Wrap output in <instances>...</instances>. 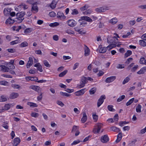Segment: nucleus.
Instances as JSON below:
<instances>
[{
    "mask_svg": "<svg viewBox=\"0 0 146 146\" xmlns=\"http://www.w3.org/2000/svg\"><path fill=\"white\" fill-rule=\"evenodd\" d=\"M85 20L86 21H88L89 22H92V19L90 18L89 17L87 16H83L81 17L80 19H79V21H81V20Z\"/></svg>",
    "mask_w": 146,
    "mask_h": 146,
    "instance_id": "f3484780",
    "label": "nucleus"
},
{
    "mask_svg": "<svg viewBox=\"0 0 146 146\" xmlns=\"http://www.w3.org/2000/svg\"><path fill=\"white\" fill-rule=\"evenodd\" d=\"M130 79L129 78L127 77L124 80L122 83L123 84H125L129 81Z\"/></svg>",
    "mask_w": 146,
    "mask_h": 146,
    "instance_id": "4d7b16f0",
    "label": "nucleus"
},
{
    "mask_svg": "<svg viewBox=\"0 0 146 146\" xmlns=\"http://www.w3.org/2000/svg\"><path fill=\"white\" fill-rule=\"evenodd\" d=\"M111 130L115 132H119L120 130L119 128H117L115 126H113L111 127Z\"/></svg>",
    "mask_w": 146,
    "mask_h": 146,
    "instance_id": "79ce46f5",
    "label": "nucleus"
},
{
    "mask_svg": "<svg viewBox=\"0 0 146 146\" xmlns=\"http://www.w3.org/2000/svg\"><path fill=\"white\" fill-rule=\"evenodd\" d=\"M92 117L93 119L95 121H97L98 119V115H96L95 113H93Z\"/></svg>",
    "mask_w": 146,
    "mask_h": 146,
    "instance_id": "864d4df0",
    "label": "nucleus"
},
{
    "mask_svg": "<svg viewBox=\"0 0 146 146\" xmlns=\"http://www.w3.org/2000/svg\"><path fill=\"white\" fill-rule=\"evenodd\" d=\"M141 106L139 104H138L136 108V112L138 113H141Z\"/></svg>",
    "mask_w": 146,
    "mask_h": 146,
    "instance_id": "c756f323",
    "label": "nucleus"
},
{
    "mask_svg": "<svg viewBox=\"0 0 146 146\" xmlns=\"http://www.w3.org/2000/svg\"><path fill=\"white\" fill-rule=\"evenodd\" d=\"M3 12L5 15H7L10 12V10L8 9L5 8L4 9Z\"/></svg>",
    "mask_w": 146,
    "mask_h": 146,
    "instance_id": "5fc2aeb1",
    "label": "nucleus"
},
{
    "mask_svg": "<svg viewBox=\"0 0 146 146\" xmlns=\"http://www.w3.org/2000/svg\"><path fill=\"white\" fill-rule=\"evenodd\" d=\"M5 64L7 65V67L9 69H9L13 70L15 68V66L13 64L5 63Z\"/></svg>",
    "mask_w": 146,
    "mask_h": 146,
    "instance_id": "bb28decb",
    "label": "nucleus"
},
{
    "mask_svg": "<svg viewBox=\"0 0 146 146\" xmlns=\"http://www.w3.org/2000/svg\"><path fill=\"white\" fill-rule=\"evenodd\" d=\"M25 79L26 80L28 81L31 80V81H33L34 80V77H30V76H27L25 77Z\"/></svg>",
    "mask_w": 146,
    "mask_h": 146,
    "instance_id": "6e6d98bb",
    "label": "nucleus"
},
{
    "mask_svg": "<svg viewBox=\"0 0 146 146\" xmlns=\"http://www.w3.org/2000/svg\"><path fill=\"white\" fill-rule=\"evenodd\" d=\"M29 88L36 92H38V93L39 92L38 91L40 89V87L39 86L35 85H32L29 87Z\"/></svg>",
    "mask_w": 146,
    "mask_h": 146,
    "instance_id": "2eb2a0df",
    "label": "nucleus"
},
{
    "mask_svg": "<svg viewBox=\"0 0 146 146\" xmlns=\"http://www.w3.org/2000/svg\"><path fill=\"white\" fill-rule=\"evenodd\" d=\"M138 7L142 9H146V4L143 5H139Z\"/></svg>",
    "mask_w": 146,
    "mask_h": 146,
    "instance_id": "774afa93",
    "label": "nucleus"
},
{
    "mask_svg": "<svg viewBox=\"0 0 146 146\" xmlns=\"http://www.w3.org/2000/svg\"><path fill=\"white\" fill-rule=\"evenodd\" d=\"M57 17L58 18L60 19H64L65 18V17L64 16L63 13L61 11L58 12L57 14Z\"/></svg>",
    "mask_w": 146,
    "mask_h": 146,
    "instance_id": "5701e85b",
    "label": "nucleus"
},
{
    "mask_svg": "<svg viewBox=\"0 0 146 146\" xmlns=\"http://www.w3.org/2000/svg\"><path fill=\"white\" fill-rule=\"evenodd\" d=\"M96 90V88L95 87L92 88L89 91L90 94H93L95 93Z\"/></svg>",
    "mask_w": 146,
    "mask_h": 146,
    "instance_id": "4c0bfd02",
    "label": "nucleus"
},
{
    "mask_svg": "<svg viewBox=\"0 0 146 146\" xmlns=\"http://www.w3.org/2000/svg\"><path fill=\"white\" fill-rule=\"evenodd\" d=\"M103 124L100 123H97L94 126L92 132L94 133H99L101 128L103 127Z\"/></svg>",
    "mask_w": 146,
    "mask_h": 146,
    "instance_id": "f257e3e1",
    "label": "nucleus"
},
{
    "mask_svg": "<svg viewBox=\"0 0 146 146\" xmlns=\"http://www.w3.org/2000/svg\"><path fill=\"white\" fill-rule=\"evenodd\" d=\"M31 11L34 13L38 12V8L36 4H34L32 5Z\"/></svg>",
    "mask_w": 146,
    "mask_h": 146,
    "instance_id": "4468645a",
    "label": "nucleus"
},
{
    "mask_svg": "<svg viewBox=\"0 0 146 146\" xmlns=\"http://www.w3.org/2000/svg\"><path fill=\"white\" fill-rule=\"evenodd\" d=\"M34 66L37 67V70L40 72H42L43 70L42 69V66L39 63H38L34 65Z\"/></svg>",
    "mask_w": 146,
    "mask_h": 146,
    "instance_id": "aec40b11",
    "label": "nucleus"
},
{
    "mask_svg": "<svg viewBox=\"0 0 146 146\" xmlns=\"http://www.w3.org/2000/svg\"><path fill=\"white\" fill-rule=\"evenodd\" d=\"M92 12V11L91 9H88L83 12V13L86 15H88L91 13Z\"/></svg>",
    "mask_w": 146,
    "mask_h": 146,
    "instance_id": "e2e57ef3",
    "label": "nucleus"
},
{
    "mask_svg": "<svg viewBox=\"0 0 146 146\" xmlns=\"http://www.w3.org/2000/svg\"><path fill=\"white\" fill-rule=\"evenodd\" d=\"M134 98H133L129 100L126 103V105L128 106L130 105L134 101Z\"/></svg>",
    "mask_w": 146,
    "mask_h": 146,
    "instance_id": "c9c22d12",
    "label": "nucleus"
},
{
    "mask_svg": "<svg viewBox=\"0 0 146 146\" xmlns=\"http://www.w3.org/2000/svg\"><path fill=\"white\" fill-rule=\"evenodd\" d=\"M84 50L85 52L84 56H86L89 55L90 54V50L89 48L86 45H84Z\"/></svg>",
    "mask_w": 146,
    "mask_h": 146,
    "instance_id": "9d476101",
    "label": "nucleus"
},
{
    "mask_svg": "<svg viewBox=\"0 0 146 146\" xmlns=\"http://www.w3.org/2000/svg\"><path fill=\"white\" fill-rule=\"evenodd\" d=\"M87 82V78L85 77H82L80 80V84H78L77 85L78 88H80L83 87Z\"/></svg>",
    "mask_w": 146,
    "mask_h": 146,
    "instance_id": "7ed1b4c3",
    "label": "nucleus"
},
{
    "mask_svg": "<svg viewBox=\"0 0 146 146\" xmlns=\"http://www.w3.org/2000/svg\"><path fill=\"white\" fill-rule=\"evenodd\" d=\"M117 19L116 18H114L110 20V22L112 24H114L117 23Z\"/></svg>",
    "mask_w": 146,
    "mask_h": 146,
    "instance_id": "473e14b6",
    "label": "nucleus"
},
{
    "mask_svg": "<svg viewBox=\"0 0 146 146\" xmlns=\"http://www.w3.org/2000/svg\"><path fill=\"white\" fill-rule=\"evenodd\" d=\"M96 11L98 12H103L106 10V8L104 7H101L96 9Z\"/></svg>",
    "mask_w": 146,
    "mask_h": 146,
    "instance_id": "cd10ccee",
    "label": "nucleus"
},
{
    "mask_svg": "<svg viewBox=\"0 0 146 146\" xmlns=\"http://www.w3.org/2000/svg\"><path fill=\"white\" fill-rule=\"evenodd\" d=\"M101 141L103 143H106L109 140V138L108 135H107L102 136L101 138Z\"/></svg>",
    "mask_w": 146,
    "mask_h": 146,
    "instance_id": "39448f33",
    "label": "nucleus"
},
{
    "mask_svg": "<svg viewBox=\"0 0 146 146\" xmlns=\"http://www.w3.org/2000/svg\"><path fill=\"white\" fill-rule=\"evenodd\" d=\"M24 19V18H22L18 17L15 19V21L19 23H20L22 22Z\"/></svg>",
    "mask_w": 146,
    "mask_h": 146,
    "instance_id": "8fccbe9b",
    "label": "nucleus"
},
{
    "mask_svg": "<svg viewBox=\"0 0 146 146\" xmlns=\"http://www.w3.org/2000/svg\"><path fill=\"white\" fill-rule=\"evenodd\" d=\"M0 70L4 72H7L9 71V69L7 67L3 65L0 66Z\"/></svg>",
    "mask_w": 146,
    "mask_h": 146,
    "instance_id": "dca6fc26",
    "label": "nucleus"
},
{
    "mask_svg": "<svg viewBox=\"0 0 146 146\" xmlns=\"http://www.w3.org/2000/svg\"><path fill=\"white\" fill-rule=\"evenodd\" d=\"M27 104L31 107H36L38 106V105L36 103L31 102H28Z\"/></svg>",
    "mask_w": 146,
    "mask_h": 146,
    "instance_id": "72a5a7b5",
    "label": "nucleus"
},
{
    "mask_svg": "<svg viewBox=\"0 0 146 146\" xmlns=\"http://www.w3.org/2000/svg\"><path fill=\"white\" fill-rule=\"evenodd\" d=\"M106 99V96L105 95H102L101 96L100 98L98 100L97 102V106L99 107L103 103L104 100Z\"/></svg>",
    "mask_w": 146,
    "mask_h": 146,
    "instance_id": "20e7f679",
    "label": "nucleus"
},
{
    "mask_svg": "<svg viewBox=\"0 0 146 146\" xmlns=\"http://www.w3.org/2000/svg\"><path fill=\"white\" fill-rule=\"evenodd\" d=\"M60 94L62 96H64L66 97L69 96L70 95L66 92H60Z\"/></svg>",
    "mask_w": 146,
    "mask_h": 146,
    "instance_id": "680f3d73",
    "label": "nucleus"
},
{
    "mask_svg": "<svg viewBox=\"0 0 146 146\" xmlns=\"http://www.w3.org/2000/svg\"><path fill=\"white\" fill-rule=\"evenodd\" d=\"M32 31V29L31 28H28L25 29L24 31V32L25 34H28L31 33Z\"/></svg>",
    "mask_w": 146,
    "mask_h": 146,
    "instance_id": "49530a36",
    "label": "nucleus"
},
{
    "mask_svg": "<svg viewBox=\"0 0 146 146\" xmlns=\"http://www.w3.org/2000/svg\"><path fill=\"white\" fill-rule=\"evenodd\" d=\"M87 119V117L85 112H84L83 114V116L81 119V121L82 123H85Z\"/></svg>",
    "mask_w": 146,
    "mask_h": 146,
    "instance_id": "412c9836",
    "label": "nucleus"
},
{
    "mask_svg": "<svg viewBox=\"0 0 146 146\" xmlns=\"http://www.w3.org/2000/svg\"><path fill=\"white\" fill-rule=\"evenodd\" d=\"M139 43L141 46L145 47L146 46V42L143 40H139Z\"/></svg>",
    "mask_w": 146,
    "mask_h": 146,
    "instance_id": "2f4dec72",
    "label": "nucleus"
},
{
    "mask_svg": "<svg viewBox=\"0 0 146 146\" xmlns=\"http://www.w3.org/2000/svg\"><path fill=\"white\" fill-rule=\"evenodd\" d=\"M132 53V51L131 50H128L125 54V58H127L130 56L131 54Z\"/></svg>",
    "mask_w": 146,
    "mask_h": 146,
    "instance_id": "f704fd0d",
    "label": "nucleus"
},
{
    "mask_svg": "<svg viewBox=\"0 0 146 146\" xmlns=\"http://www.w3.org/2000/svg\"><path fill=\"white\" fill-rule=\"evenodd\" d=\"M16 38H17L18 39L13 41L12 42H11L10 43V45H13L19 43L21 42V41L19 40V37H17Z\"/></svg>",
    "mask_w": 146,
    "mask_h": 146,
    "instance_id": "a878e982",
    "label": "nucleus"
},
{
    "mask_svg": "<svg viewBox=\"0 0 146 146\" xmlns=\"http://www.w3.org/2000/svg\"><path fill=\"white\" fill-rule=\"evenodd\" d=\"M59 25L58 23L57 22H54L50 23L49 26L50 27H55Z\"/></svg>",
    "mask_w": 146,
    "mask_h": 146,
    "instance_id": "37998d69",
    "label": "nucleus"
},
{
    "mask_svg": "<svg viewBox=\"0 0 146 146\" xmlns=\"http://www.w3.org/2000/svg\"><path fill=\"white\" fill-rule=\"evenodd\" d=\"M49 15L51 17H54L56 16V13L53 11H52L49 13Z\"/></svg>",
    "mask_w": 146,
    "mask_h": 146,
    "instance_id": "bf43d9fd",
    "label": "nucleus"
},
{
    "mask_svg": "<svg viewBox=\"0 0 146 146\" xmlns=\"http://www.w3.org/2000/svg\"><path fill=\"white\" fill-rule=\"evenodd\" d=\"M19 96V94L17 93L13 92L10 96V98L11 99H14L17 98Z\"/></svg>",
    "mask_w": 146,
    "mask_h": 146,
    "instance_id": "a211bd4d",
    "label": "nucleus"
},
{
    "mask_svg": "<svg viewBox=\"0 0 146 146\" xmlns=\"http://www.w3.org/2000/svg\"><path fill=\"white\" fill-rule=\"evenodd\" d=\"M33 58L32 57H30L29 58V60L26 66L27 68H29L33 64Z\"/></svg>",
    "mask_w": 146,
    "mask_h": 146,
    "instance_id": "ddd939ff",
    "label": "nucleus"
},
{
    "mask_svg": "<svg viewBox=\"0 0 146 146\" xmlns=\"http://www.w3.org/2000/svg\"><path fill=\"white\" fill-rule=\"evenodd\" d=\"M125 65L124 64H119L116 66L117 68L119 69H121L124 68Z\"/></svg>",
    "mask_w": 146,
    "mask_h": 146,
    "instance_id": "09e8293b",
    "label": "nucleus"
},
{
    "mask_svg": "<svg viewBox=\"0 0 146 146\" xmlns=\"http://www.w3.org/2000/svg\"><path fill=\"white\" fill-rule=\"evenodd\" d=\"M98 48L99 49V52L100 53H103L106 52L107 50V47H102L101 45L99 46Z\"/></svg>",
    "mask_w": 146,
    "mask_h": 146,
    "instance_id": "0eeeda50",
    "label": "nucleus"
},
{
    "mask_svg": "<svg viewBox=\"0 0 146 146\" xmlns=\"http://www.w3.org/2000/svg\"><path fill=\"white\" fill-rule=\"evenodd\" d=\"M81 20V21H80L79 20V21L80 23V25L81 26V27H84L85 26V25L86 24V21L85 20H82V19Z\"/></svg>",
    "mask_w": 146,
    "mask_h": 146,
    "instance_id": "58836bf2",
    "label": "nucleus"
},
{
    "mask_svg": "<svg viewBox=\"0 0 146 146\" xmlns=\"http://www.w3.org/2000/svg\"><path fill=\"white\" fill-rule=\"evenodd\" d=\"M31 116L33 117H36L38 116V114L36 112H33L31 114Z\"/></svg>",
    "mask_w": 146,
    "mask_h": 146,
    "instance_id": "052dcab7",
    "label": "nucleus"
},
{
    "mask_svg": "<svg viewBox=\"0 0 146 146\" xmlns=\"http://www.w3.org/2000/svg\"><path fill=\"white\" fill-rule=\"evenodd\" d=\"M138 68V66L137 65H134V63H132L129 65L127 69L128 70H131V71L132 72H134L136 71Z\"/></svg>",
    "mask_w": 146,
    "mask_h": 146,
    "instance_id": "f03ea898",
    "label": "nucleus"
},
{
    "mask_svg": "<svg viewBox=\"0 0 146 146\" xmlns=\"http://www.w3.org/2000/svg\"><path fill=\"white\" fill-rule=\"evenodd\" d=\"M133 60V58H130L127 59V60L125 62V63L129 64Z\"/></svg>",
    "mask_w": 146,
    "mask_h": 146,
    "instance_id": "0e129e2a",
    "label": "nucleus"
},
{
    "mask_svg": "<svg viewBox=\"0 0 146 146\" xmlns=\"http://www.w3.org/2000/svg\"><path fill=\"white\" fill-rule=\"evenodd\" d=\"M7 100V98L5 96H1L0 101L1 102H4Z\"/></svg>",
    "mask_w": 146,
    "mask_h": 146,
    "instance_id": "c03bdc74",
    "label": "nucleus"
},
{
    "mask_svg": "<svg viewBox=\"0 0 146 146\" xmlns=\"http://www.w3.org/2000/svg\"><path fill=\"white\" fill-rule=\"evenodd\" d=\"M67 22L68 25L72 27H74L76 24V22L73 19L69 20Z\"/></svg>",
    "mask_w": 146,
    "mask_h": 146,
    "instance_id": "423d86ee",
    "label": "nucleus"
},
{
    "mask_svg": "<svg viewBox=\"0 0 146 146\" xmlns=\"http://www.w3.org/2000/svg\"><path fill=\"white\" fill-rule=\"evenodd\" d=\"M15 22L14 20L12 19L11 18L8 19L6 21L5 23L7 25H10L13 23Z\"/></svg>",
    "mask_w": 146,
    "mask_h": 146,
    "instance_id": "4be33fe9",
    "label": "nucleus"
},
{
    "mask_svg": "<svg viewBox=\"0 0 146 146\" xmlns=\"http://www.w3.org/2000/svg\"><path fill=\"white\" fill-rule=\"evenodd\" d=\"M125 97V96L124 95H122L117 99V101L118 102H120L124 99Z\"/></svg>",
    "mask_w": 146,
    "mask_h": 146,
    "instance_id": "de8ad7c7",
    "label": "nucleus"
},
{
    "mask_svg": "<svg viewBox=\"0 0 146 146\" xmlns=\"http://www.w3.org/2000/svg\"><path fill=\"white\" fill-rule=\"evenodd\" d=\"M57 0H53L52 1V3L50 4V7L52 9L55 8L56 7Z\"/></svg>",
    "mask_w": 146,
    "mask_h": 146,
    "instance_id": "6ab92c4d",
    "label": "nucleus"
},
{
    "mask_svg": "<svg viewBox=\"0 0 146 146\" xmlns=\"http://www.w3.org/2000/svg\"><path fill=\"white\" fill-rule=\"evenodd\" d=\"M38 94L39 96L37 97V99L38 100L40 101L42 98V93L41 92H40V93L39 92Z\"/></svg>",
    "mask_w": 146,
    "mask_h": 146,
    "instance_id": "13d9d810",
    "label": "nucleus"
},
{
    "mask_svg": "<svg viewBox=\"0 0 146 146\" xmlns=\"http://www.w3.org/2000/svg\"><path fill=\"white\" fill-rule=\"evenodd\" d=\"M20 139L19 138L17 137L15 138L13 141L14 146H17L20 143Z\"/></svg>",
    "mask_w": 146,
    "mask_h": 146,
    "instance_id": "b1692460",
    "label": "nucleus"
},
{
    "mask_svg": "<svg viewBox=\"0 0 146 146\" xmlns=\"http://www.w3.org/2000/svg\"><path fill=\"white\" fill-rule=\"evenodd\" d=\"M0 85L5 86H7L8 85V82L5 80L0 81Z\"/></svg>",
    "mask_w": 146,
    "mask_h": 146,
    "instance_id": "e433bc0d",
    "label": "nucleus"
},
{
    "mask_svg": "<svg viewBox=\"0 0 146 146\" xmlns=\"http://www.w3.org/2000/svg\"><path fill=\"white\" fill-rule=\"evenodd\" d=\"M113 106L112 105H109L108 106V108L109 111L114 112L115 110L113 108Z\"/></svg>",
    "mask_w": 146,
    "mask_h": 146,
    "instance_id": "a19ab883",
    "label": "nucleus"
},
{
    "mask_svg": "<svg viewBox=\"0 0 146 146\" xmlns=\"http://www.w3.org/2000/svg\"><path fill=\"white\" fill-rule=\"evenodd\" d=\"M25 11H22L20 13H17L16 14V15L17 16H18L19 17L22 18H24L23 17L25 15Z\"/></svg>",
    "mask_w": 146,
    "mask_h": 146,
    "instance_id": "c85d7f7f",
    "label": "nucleus"
},
{
    "mask_svg": "<svg viewBox=\"0 0 146 146\" xmlns=\"http://www.w3.org/2000/svg\"><path fill=\"white\" fill-rule=\"evenodd\" d=\"M17 7L18 9L23 8L24 10H25L28 8L29 6L24 3H21Z\"/></svg>",
    "mask_w": 146,
    "mask_h": 146,
    "instance_id": "6e6552de",
    "label": "nucleus"
},
{
    "mask_svg": "<svg viewBox=\"0 0 146 146\" xmlns=\"http://www.w3.org/2000/svg\"><path fill=\"white\" fill-rule=\"evenodd\" d=\"M21 29V26H14L12 27V29L14 31H16L17 32H19V30Z\"/></svg>",
    "mask_w": 146,
    "mask_h": 146,
    "instance_id": "7c9ffc66",
    "label": "nucleus"
},
{
    "mask_svg": "<svg viewBox=\"0 0 146 146\" xmlns=\"http://www.w3.org/2000/svg\"><path fill=\"white\" fill-rule=\"evenodd\" d=\"M146 72V67H144L141 68L140 70L137 72V73L140 74H144Z\"/></svg>",
    "mask_w": 146,
    "mask_h": 146,
    "instance_id": "393cba45",
    "label": "nucleus"
},
{
    "mask_svg": "<svg viewBox=\"0 0 146 146\" xmlns=\"http://www.w3.org/2000/svg\"><path fill=\"white\" fill-rule=\"evenodd\" d=\"M67 72V70H65L63 72H61L59 75L60 77H62L65 75Z\"/></svg>",
    "mask_w": 146,
    "mask_h": 146,
    "instance_id": "3c124183",
    "label": "nucleus"
},
{
    "mask_svg": "<svg viewBox=\"0 0 146 146\" xmlns=\"http://www.w3.org/2000/svg\"><path fill=\"white\" fill-rule=\"evenodd\" d=\"M7 50L10 53H13L15 52V49L14 48L8 49Z\"/></svg>",
    "mask_w": 146,
    "mask_h": 146,
    "instance_id": "338daca9",
    "label": "nucleus"
},
{
    "mask_svg": "<svg viewBox=\"0 0 146 146\" xmlns=\"http://www.w3.org/2000/svg\"><path fill=\"white\" fill-rule=\"evenodd\" d=\"M28 45V43L26 41H24L22 42L20 45L21 47H24L27 46Z\"/></svg>",
    "mask_w": 146,
    "mask_h": 146,
    "instance_id": "ea45409f",
    "label": "nucleus"
},
{
    "mask_svg": "<svg viewBox=\"0 0 146 146\" xmlns=\"http://www.w3.org/2000/svg\"><path fill=\"white\" fill-rule=\"evenodd\" d=\"M15 104L14 103L12 104H6L4 107V108L3 109V110H9L11 107H13Z\"/></svg>",
    "mask_w": 146,
    "mask_h": 146,
    "instance_id": "f8f14e48",
    "label": "nucleus"
},
{
    "mask_svg": "<svg viewBox=\"0 0 146 146\" xmlns=\"http://www.w3.org/2000/svg\"><path fill=\"white\" fill-rule=\"evenodd\" d=\"M43 63L44 65L47 67H50V65L49 64L48 62L46 60H44Z\"/></svg>",
    "mask_w": 146,
    "mask_h": 146,
    "instance_id": "603ef678",
    "label": "nucleus"
},
{
    "mask_svg": "<svg viewBox=\"0 0 146 146\" xmlns=\"http://www.w3.org/2000/svg\"><path fill=\"white\" fill-rule=\"evenodd\" d=\"M85 88L81 89L75 93V94L76 96H81L83 95L85 92Z\"/></svg>",
    "mask_w": 146,
    "mask_h": 146,
    "instance_id": "9b49d317",
    "label": "nucleus"
},
{
    "mask_svg": "<svg viewBox=\"0 0 146 146\" xmlns=\"http://www.w3.org/2000/svg\"><path fill=\"white\" fill-rule=\"evenodd\" d=\"M116 78L115 76H111L108 77L106 79L105 82L107 83L111 82L115 79Z\"/></svg>",
    "mask_w": 146,
    "mask_h": 146,
    "instance_id": "1a4fd4ad",
    "label": "nucleus"
},
{
    "mask_svg": "<svg viewBox=\"0 0 146 146\" xmlns=\"http://www.w3.org/2000/svg\"><path fill=\"white\" fill-rule=\"evenodd\" d=\"M140 62L141 64L146 65V60L144 57L141 58Z\"/></svg>",
    "mask_w": 146,
    "mask_h": 146,
    "instance_id": "a18cd8bd",
    "label": "nucleus"
},
{
    "mask_svg": "<svg viewBox=\"0 0 146 146\" xmlns=\"http://www.w3.org/2000/svg\"><path fill=\"white\" fill-rule=\"evenodd\" d=\"M2 126L5 129H8L9 128L8 126L7 125V123L5 122L2 125Z\"/></svg>",
    "mask_w": 146,
    "mask_h": 146,
    "instance_id": "69168bd1",
    "label": "nucleus"
}]
</instances>
